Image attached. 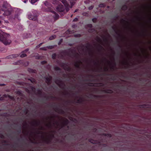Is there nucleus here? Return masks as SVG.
<instances>
[{
	"label": "nucleus",
	"instance_id": "obj_48",
	"mask_svg": "<svg viewBox=\"0 0 151 151\" xmlns=\"http://www.w3.org/2000/svg\"><path fill=\"white\" fill-rule=\"evenodd\" d=\"M81 35L80 34H78L75 35V37H80Z\"/></svg>",
	"mask_w": 151,
	"mask_h": 151
},
{
	"label": "nucleus",
	"instance_id": "obj_35",
	"mask_svg": "<svg viewBox=\"0 0 151 151\" xmlns=\"http://www.w3.org/2000/svg\"><path fill=\"white\" fill-rule=\"evenodd\" d=\"M121 21H122V22H124V23H127V24H129V22H128L127 21H126V20H124V19H122Z\"/></svg>",
	"mask_w": 151,
	"mask_h": 151
},
{
	"label": "nucleus",
	"instance_id": "obj_3",
	"mask_svg": "<svg viewBox=\"0 0 151 151\" xmlns=\"http://www.w3.org/2000/svg\"><path fill=\"white\" fill-rule=\"evenodd\" d=\"M11 5L6 2H4L2 6V11H4L3 14L4 16H9L11 14L12 11Z\"/></svg>",
	"mask_w": 151,
	"mask_h": 151
},
{
	"label": "nucleus",
	"instance_id": "obj_21",
	"mask_svg": "<svg viewBox=\"0 0 151 151\" xmlns=\"http://www.w3.org/2000/svg\"><path fill=\"white\" fill-rule=\"evenodd\" d=\"M89 141L93 144H95L96 143V141L93 139L90 138L88 140Z\"/></svg>",
	"mask_w": 151,
	"mask_h": 151
},
{
	"label": "nucleus",
	"instance_id": "obj_25",
	"mask_svg": "<svg viewBox=\"0 0 151 151\" xmlns=\"http://www.w3.org/2000/svg\"><path fill=\"white\" fill-rule=\"evenodd\" d=\"M37 1L38 0H31L30 3L32 4L33 5L36 2H37Z\"/></svg>",
	"mask_w": 151,
	"mask_h": 151
},
{
	"label": "nucleus",
	"instance_id": "obj_39",
	"mask_svg": "<svg viewBox=\"0 0 151 151\" xmlns=\"http://www.w3.org/2000/svg\"><path fill=\"white\" fill-rule=\"evenodd\" d=\"M54 98H55V97L54 96H49V97H47V99H49V98H50L51 99H52Z\"/></svg>",
	"mask_w": 151,
	"mask_h": 151
},
{
	"label": "nucleus",
	"instance_id": "obj_59",
	"mask_svg": "<svg viewBox=\"0 0 151 151\" xmlns=\"http://www.w3.org/2000/svg\"><path fill=\"white\" fill-rule=\"evenodd\" d=\"M114 67L113 66H112L110 67V69L111 70H113L114 69Z\"/></svg>",
	"mask_w": 151,
	"mask_h": 151
},
{
	"label": "nucleus",
	"instance_id": "obj_64",
	"mask_svg": "<svg viewBox=\"0 0 151 151\" xmlns=\"http://www.w3.org/2000/svg\"><path fill=\"white\" fill-rule=\"evenodd\" d=\"M69 102H70V101H65V103L67 104H68V103H69Z\"/></svg>",
	"mask_w": 151,
	"mask_h": 151
},
{
	"label": "nucleus",
	"instance_id": "obj_58",
	"mask_svg": "<svg viewBox=\"0 0 151 151\" xmlns=\"http://www.w3.org/2000/svg\"><path fill=\"white\" fill-rule=\"evenodd\" d=\"M115 19H117L118 18V16H116L115 17ZM115 20H116V19H115Z\"/></svg>",
	"mask_w": 151,
	"mask_h": 151
},
{
	"label": "nucleus",
	"instance_id": "obj_4",
	"mask_svg": "<svg viewBox=\"0 0 151 151\" xmlns=\"http://www.w3.org/2000/svg\"><path fill=\"white\" fill-rule=\"evenodd\" d=\"M45 4L46 6L47 7L46 8V10L47 11L51 12L52 13L53 15H52L53 17H54L55 20H56L58 19L59 17V15L58 14H57L53 10V9L51 7L48 6L47 5H48V3L47 1H45Z\"/></svg>",
	"mask_w": 151,
	"mask_h": 151
},
{
	"label": "nucleus",
	"instance_id": "obj_12",
	"mask_svg": "<svg viewBox=\"0 0 151 151\" xmlns=\"http://www.w3.org/2000/svg\"><path fill=\"white\" fill-rule=\"evenodd\" d=\"M112 29L114 30V31L115 32V33L118 35L120 37H122V35L119 33L118 32L117 30V28L116 26H112Z\"/></svg>",
	"mask_w": 151,
	"mask_h": 151
},
{
	"label": "nucleus",
	"instance_id": "obj_54",
	"mask_svg": "<svg viewBox=\"0 0 151 151\" xmlns=\"http://www.w3.org/2000/svg\"><path fill=\"white\" fill-rule=\"evenodd\" d=\"M29 49H27L24 50L23 51H24V52L26 53V52H27L29 50Z\"/></svg>",
	"mask_w": 151,
	"mask_h": 151
},
{
	"label": "nucleus",
	"instance_id": "obj_56",
	"mask_svg": "<svg viewBox=\"0 0 151 151\" xmlns=\"http://www.w3.org/2000/svg\"><path fill=\"white\" fill-rule=\"evenodd\" d=\"M107 134H106V133H103L102 134V136H106H106Z\"/></svg>",
	"mask_w": 151,
	"mask_h": 151
},
{
	"label": "nucleus",
	"instance_id": "obj_2",
	"mask_svg": "<svg viewBox=\"0 0 151 151\" xmlns=\"http://www.w3.org/2000/svg\"><path fill=\"white\" fill-rule=\"evenodd\" d=\"M42 130L45 131L42 132V138L43 141L46 144H48L51 143L52 139L50 138V135H48V133L46 132V128L42 127Z\"/></svg>",
	"mask_w": 151,
	"mask_h": 151
},
{
	"label": "nucleus",
	"instance_id": "obj_27",
	"mask_svg": "<svg viewBox=\"0 0 151 151\" xmlns=\"http://www.w3.org/2000/svg\"><path fill=\"white\" fill-rule=\"evenodd\" d=\"M21 63H22V61L20 60H19V61H18L17 62H15L14 63V64L16 65H19Z\"/></svg>",
	"mask_w": 151,
	"mask_h": 151
},
{
	"label": "nucleus",
	"instance_id": "obj_7",
	"mask_svg": "<svg viewBox=\"0 0 151 151\" xmlns=\"http://www.w3.org/2000/svg\"><path fill=\"white\" fill-rule=\"evenodd\" d=\"M57 10L59 12H63L65 10L63 6L61 4H59L56 7Z\"/></svg>",
	"mask_w": 151,
	"mask_h": 151
},
{
	"label": "nucleus",
	"instance_id": "obj_19",
	"mask_svg": "<svg viewBox=\"0 0 151 151\" xmlns=\"http://www.w3.org/2000/svg\"><path fill=\"white\" fill-rule=\"evenodd\" d=\"M127 9V6L126 4L123 5L121 8V9L123 11H126Z\"/></svg>",
	"mask_w": 151,
	"mask_h": 151
},
{
	"label": "nucleus",
	"instance_id": "obj_37",
	"mask_svg": "<svg viewBox=\"0 0 151 151\" xmlns=\"http://www.w3.org/2000/svg\"><path fill=\"white\" fill-rule=\"evenodd\" d=\"M87 26L90 28H91L93 27V25L91 24H88L87 25Z\"/></svg>",
	"mask_w": 151,
	"mask_h": 151
},
{
	"label": "nucleus",
	"instance_id": "obj_57",
	"mask_svg": "<svg viewBox=\"0 0 151 151\" xmlns=\"http://www.w3.org/2000/svg\"><path fill=\"white\" fill-rule=\"evenodd\" d=\"M119 49H121V50H122V47L120 45H119Z\"/></svg>",
	"mask_w": 151,
	"mask_h": 151
},
{
	"label": "nucleus",
	"instance_id": "obj_1",
	"mask_svg": "<svg viewBox=\"0 0 151 151\" xmlns=\"http://www.w3.org/2000/svg\"><path fill=\"white\" fill-rule=\"evenodd\" d=\"M0 41L5 45H8L12 42L9 39V35L0 30Z\"/></svg>",
	"mask_w": 151,
	"mask_h": 151
},
{
	"label": "nucleus",
	"instance_id": "obj_44",
	"mask_svg": "<svg viewBox=\"0 0 151 151\" xmlns=\"http://www.w3.org/2000/svg\"><path fill=\"white\" fill-rule=\"evenodd\" d=\"M59 112H60L61 113L63 114L64 112V111L62 109H60L58 110Z\"/></svg>",
	"mask_w": 151,
	"mask_h": 151
},
{
	"label": "nucleus",
	"instance_id": "obj_45",
	"mask_svg": "<svg viewBox=\"0 0 151 151\" xmlns=\"http://www.w3.org/2000/svg\"><path fill=\"white\" fill-rule=\"evenodd\" d=\"M29 80H30L31 81L32 83H34L35 82V79L33 78L29 79Z\"/></svg>",
	"mask_w": 151,
	"mask_h": 151
},
{
	"label": "nucleus",
	"instance_id": "obj_13",
	"mask_svg": "<svg viewBox=\"0 0 151 151\" xmlns=\"http://www.w3.org/2000/svg\"><path fill=\"white\" fill-rule=\"evenodd\" d=\"M19 55L18 54H13L9 55L6 57L7 59H12L13 58H15L19 56Z\"/></svg>",
	"mask_w": 151,
	"mask_h": 151
},
{
	"label": "nucleus",
	"instance_id": "obj_53",
	"mask_svg": "<svg viewBox=\"0 0 151 151\" xmlns=\"http://www.w3.org/2000/svg\"><path fill=\"white\" fill-rule=\"evenodd\" d=\"M108 69L107 68H104V71H108Z\"/></svg>",
	"mask_w": 151,
	"mask_h": 151
},
{
	"label": "nucleus",
	"instance_id": "obj_23",
	"mask_svg": "<svg viewBox=\"0 0 151 151\" xmlns=\"http://www.w3.org/2000/svg\"><path fill=\"white\" fill-rule=\"evenodd\" d=\"M56 35H52V36H50L49 37V40H53L54 39H55L56 38Z\"/></svg>",
	"mask_w": 151,
	"mask_h": 151
},
{
	"label": "nucleus",
	"instance_id": "obj_16",
	"mask_svg": "<svg viewBox=\"0 0 151 151\" xmlns=\"http://www.w3.org/2000/svg\"><path fill=\"white\" fill-rule=\"evenodd\" d=\"M69 123V121L67 119H66L64 120L63 122L62 123L61 125V128H63L65 126H67Z\"/></svg>",
	"mask_w": 151,
	"mask_h": 151
},
{
	"label": "nucleus",
	"instance_id": "obj_38",
	"mask_svg": "<svg viewBox=\"0 0 151 151\" xmlns=\"http://www.w3.org/2000/svg\"><path fill=\"white\" fill-rule=\"evenodd\" d=\"M93 22L94 23H96L97 21V19L96 18H93L92 19Z\"/></svg>",
	"mask_w": 151,
	"mask_h": 151
},
{
	"label": "nucleus",
	"instance_id": "obj_14",
	"mask_svg": "<svg viewBox=\"0 0 151 151\" xmlns=\"http://www.w3.org/2000/svg\"><path fill=\"white\" fill-rule=\"evenodd\" d=\"M94 84H95L96 85H99L101 86H104V84L102 83H96L94 84L93 83H89L88 84V86H94Z\"/></svg>",
	"mask_w": 151,
	"mask_h": 151
},
{
	"label": "nucleus",
	"instance_id": "obj_29",
	"mask_svg": "<svg viewBox=\"0 0 151 151\" xmlns=\"http://www.w3.org/2000/svg\"><path fill=\"white\" fill-rule=\"evenodd\" d=\"M56 55L55 53H54L52 55V58L53 59H56Z\"/></svg>",
	"mask_w": 151,
	"mask_h": 151
},
{
	"label": "nucleus",
	"instance_id": "obj_8",
	"mask_svg": "<svg viewBox=\"0 0 151 151\" xmlns=\"http://www.w3.org/2000/svg\"><path fill=\"white\" fill-rule=\"evenodd\" d=\"M91 47V45L88 43L86 44V47L87 49L90 52L89 53V55H93V53L91 50L90 47Z\"/></svg>",
	"mask_w": 151,
	"mask_h": 151
},
{
	"label": "nucleus",
	"instance_id": "obj_46",
	"mask_svg": "<svg viewBox=\"0 0 151 151\" xmlns=\"http://www.w3.org/2000/svg\"><path fill=\"white\" fill-rule=\"evenodd\" d=\"M21 11V10L20 9H16V12H19V13H20Z\"/></svg>",
	"mask_w": 151,
	"mask_h": 151
},
{
	"label": "nucleus",
	"instance_id": "obj_22",
	"mask_svg": "<svg viewBox=\"0 0 151 151\" xmlns=\"http://www.w3.org/2000/svg\"><path fill=\"white\" fill-rule=\"evenodd\" d=\"M54 69L56 71L60 70H61V68L57 66H55L54 67Z\"/></svg>",
	"mask_w": 151,
	"mask_h": 151
},
{
	"label": "nucleus",
	"instance_id": "obj_11",
	"mask_svg": "<svg viewBox=\"0 0 151 151\" xmlns=\"http://www.w3.org/2000/svg\"><path fill=\"white\" fill-rule=\"evenodd\" d=\"M82 62L81 60H79L75 62L74 65L76 68L79 69L80 68V64Z\"/></svg>",
	"mask_w": 151,
	"mask_h": 151
},
{
	"label": "nucleus",
	"instance_id": "obj_63",
	"mask_svg": "<svg viewBox=\"0 0 151 151\" xmlns=\"http://www.w3.org/2000/svg\"><path fill=\"white\" fill-rule=\"evenodd\" d=\"M104 41L107 42L108 41V40L106 38H105L104 39Z\"/></svg>",
	"mask_w": 151,
	"mask_h": 151
},
{
	"label": "nucleus",
	"instance_id": "obj_42",
	"mask_svg": "<svg viewBox=\"0 0 151 151\" xmlns=\"http://www.w3.org/2000/svg\"><path fill=\"white\" fill-rule=\"evenodd\" d=\"M47 62L46 61H43L41 62V63L42 64L44 65V64H46Z\"/></svg>",
	"mask_w": 151,
	"mask_h": 151
},
{
	"label": "nucleus",
	"instance_id": "obj_24",
	"mask_svg": "<svg viewBox=\"0 0 151 151\" xmlns=\"http://www.w3.org/2000/svg\"><path fill=\"white\" fill-rule=\"evenodd\" d=\"M123 63L124 65H127L128 66L127 68H129L130 66L129 64L127 61L123 62Z\"/></svg>",
	"mask_w": 151,
	"mask_h": 151
},
{
	"label": "nucleus",
	"instance_id": "obj_6",
	"mask_svg": "<svg viewBox=\"0 0 151 151\" xmlns=\"http://www.w3.org/2000/svg\"><path fill=\"white\" fill-rule=\"evenodd\" d=\"M59 65L62 67L65 70H67L68 72H70L71 70V68L69 67H67V65L66 63L63 62L60 63Z\"/></svg>",
	"mask_w": 151,
	"mask_h": 151
},
{
	"label": "nucleus",
	"instance_id": "obj_62",
	"mask_svg": "<svg viewBox=\"0 0 151 151\" xmlns=\"http://www.w3.org/2000/svg\"><path fill=\"white\" fill-rule=\"evenodd\" d=\"M98 40V41H99V42H101V39L100 38H99Z\"/></svg>",
	"mask_w": 151,
	"mask_h": 151
},
{
	"label": "nucleus",
	"instance_id": "obj_10",
	"mask_svg": "<svg viewBox=\"0 0 151 151\" xmlns=\"http://www.w3.org/2000/svg\"><path fill=\"white\" fill-rule=\"evenodd\" d=\"M46 79V82L48 85H50L51 84V81L52 79V77L50 76L49 77H46L45 78Z\"/></svg>",
	"mask_w": 151,
	"mask_h": 151
},
{
	"label": "nucleus",
	"instance_id": "obj_61",
	"mask_svg": "<svg viewBox=\"0 0 151 151\" xmlns=\"http://www.w3.org/2000/svg\"><path fill=\"white\" fill-rule=\"evenodd\" d=\"M4 22H5L6 23H9V22L7 20H4Z\"/></svg>",
	"mask_w": 151,
	"mask_h": 151
},
{
	"label": "nucleus",
	"instance_id": "obj_18",
	"mask_svg": "<svg viewBox=\"0 0 151 151\" xmlns=\"http://www.w3.org/2000/svg\"><path fill=\"white\" fill-rule=\"evenodd\" d=\"M102 91L105 93H112L113 91L110 89H105L102 90Z\"/></svg>",
	"mask_w": 151,
	"mask_h": 151
},
{
	"label": "nucleus",
	"instance_id": "obj_41",
	"mask_svg": "<svg viewBox=\"0 0 151 151\" xmlns=\"http://www.w3.org/2000/svg\"><path fill=\"white\" fill-rule=\"evenodd\" d=\"M104 4H100L99 5V6L100 7H104Z\"/></svg>",
	"mask_w": 151,
	"mask_h": 151
},
{
	"label": "nucleus",
	"instance_id": "obj_49",
	"mask_svg": "<svg viewBox=\"0 0 151 151\" xmlns=\"http://www.w3.org/2000/svg\"><path fill=\"white\" fill-rule=\"evenodd\" d=\"M58 1L56 0H55V1H54V2L53 3L54 4H58Z\"/></svg>",
	"mask_w": 151,
	"mask_h": 151
},
{
	"label": "nucleus",
	"instance_id": "obj_28",
	"mask_svg": "<svg viewBox=\"0 0 151 151\" xmlns=\"http://www.w3.org/2000/svg\"><path fill=\"white\" fill-rule=\"evenodd\" d=\"M54 47V46L52 45L48 46L47 47V48L50 49H52Z\"/></svg>",
	"mask_w": 151,
	"mask_h": 151
},
{
	"label": "nucleus",
	"instance_id": "obj_20",
	"mask_svg": "<svg viewBox=\"0 0 151 151\" xmlns=\"http://www.w3.org/2000/svg\"><path fill=\"white\" fill-rule=\"evenodd\" d=\"M26 53L24 52V51H22L21 52V54L20 55V57L23 58L27 56L26 54H25Z\"/></svg>",
	"mask_w": 151,
	"mask_h": 151
},
{
	"label": "nucleus",
	"instance_id": "obj_52",
	"mask_svg": "<svg viewBox=\"0 0 151 151\" xmlns=\"http://www.w3.org/2000/svg\"><path fill=\"white\" fill-rule=\"evenodd\" d=\"M93 62L94 63V64L95 65H98V63H97V62H96L94 60L93 61Z\"/></svg>",
	"mask_w": 151,
	"mask_h": 151
},
{
	"label": "nucleus",
	"instance_id": "obj_31",
	"mask_svg": "<svg viewBox=\"0 0 151 151\" xmlns=\"http://www.w3.org/2000/svg\"><path fill=\"white\" fill-rule=\"evenodd\" d=\"M141 107L143 108H147V105L145 104H144L140 105Z\"/></svg>",
	"mask_w": 151,
	"mask_h": 151
},
{
	"label": "nucleus",
	"instance_id": "obj_15",
	"mask_svg": "<svg viewBox=\"0 0 151 151\" xmlns=\"http://www.w3.org/2000/svg\"><path fill=\"white\" fill-rule=\"evenodd\" d=\"M28 17L29 19L33 21H36L37 19V16H34L32 15H29L28 16Z\"/></svg>",
	"mask_w": 151,
	"mask_h": 151
},
{
	"label": "nucleus",
	"instance_id": "obj_26",
	"mask_svg": "<svg viewBox=\"0 0 151 151\" xmlns=\"http://www.w3.org/2000/svg\"><path fill=\"white\" fill-rule=\"evenodd\" d=\"M28 71L30 73H35V70L31 68H29L28 70Z\"/></svg>",
	"mask_w": 151,
	"mask_h": 151
},
{
	"label": "nucleus",
	"instance_id": "obj_32",
	"mask_svg": "<svg viewBox=\"0 0 151 151\" xmlns=\"http://www.w3.org/2000/svg\"><path fill=\"white\" fill-rule=\"evenodd\" d=\"M82 101L81 99H78L77 100V103L79 104H81L82 103Z\"/></svg>",
	"mask_w": 151,
	"mask_h": 151
},
{
	"label": "nucleus",
	"instance_id": "obj_40",
	"mask_svg": "<svg viewBox=\"0 0 151 151\" xmlns=\"http://www.w3.org/2000/svg\"><path fill=\"white\" fill-rule=\"evenodd\" d=\"M48 106L50 107H53L54 106H55V105H53V104H51V105H49L48 104Z\"/></svg>",
	"mask_w": 151,
	"mask_h": 151
},
{
	"label": "nucleus",
	"instance_id": "obj_51",
	"mask_svg": "<svg viewBox=\"0 0 151 151\" xmlns=\"http://www.w3.org/2000/svg\"><path fill=\"white\" fill-rule=\"evenodd\" d=\"M93 6H91L89 7L88 9L89 10H91L93 8Z\"/></svg>",
	"mask_w": 151,
	"mask_h": 151
},
{
	"label": "nucleus",
	"instance_id": "obj_30",
	"mask_svg": "<svg viewBox=\"0 0 151 151\" xmlns=\"http://www.w3.org/2000/svg\"><path fill=\"white\" fill-rule=\"evenodd\" d=\"M35 134H34L33 135L31 134V135L30 136V137H32V138L33 139H34V140L35 139ZM30 139H31V138H30Z\"/></svg>",
	"mask_w": 151,
	"mask_h": 151
},
{
	"label": "nucleus",
	"instance_id": "obj_36",
	"mask_svg": "<svg viewBox=\"0 0 151 151\" xmlns=\"http://www.w3.org/2000/svg\"><path fill=\"white\" fill-rule=\"evenodd\" d=\"M106 137L110 138L112 137V135L110 134H107Z\"/></svg>",
	"mask_w": 151,
	"mask_h": 151
},
{
	"label": "nucleus",
	"instance_id": "obj_55",
	"mask_svg": "<svg viewBox=\"0 0 151 151\" xmlns=\"http://www.w3.org/2000/svg\"><path fill=\"white\" fill-rule=\"evenodd\" d=\"M8 97L9 98L11 99H13V97L11 96H8Z\"/></svg>",
	"mask_w": 151,
	"mask_h": 151
},
{
	"label": "nucleus",
	"instance_id": "obj_33",
	"mask_svg": "<svg viewBox=\"0 0 151 151\" xmlns=\"http://www.w3.org/2000/svg\"><path fill=\"white\" fill-rule=\"evenodd\" d=\"M94 30V29L90 28L88 29V32H92Z\"/></svg>",
	"mask_w": 151,
	"mask_h": 151
},
{
	"label": "nucleus",
	"instance_id": "obj_50",
	"mask_svg": "<svg viewBox=\"0 0 151 151\" xmlns=\"http://www.w3.org/2000/svg\"><path fill=\"white\" fill-rule=\"evenodd\" d=\"M99 46L100 47L101 49V50H104V48L101 45H99Z\"/></svg>",
	"mask_w": 151,
	"mask_h": 151
},
{
	"label": "nucleus",
	"instance_id": "obj_17",
	"mask_svg": "<svg viewBox=\"0 0 151 151\" xmlns=\"http://www.w3.org/2000/svg\"><path fill=\"white\" fill-rule=\"evenodd\" d=\"M39 111H38V117H39ZM40 121L38 118V145H39V144L40 143V141L39 140V135L40 134ZM39 148V147L38 146V148ZM38 151H39V149H38Z\"/></svg>",
	"mask_w": 151,
	"mask_h": 151
},
{
	"label": "nucleus",
	"instance_id": "obj_60",
	"mask_svg": "<svg viewBox=\"0 0 151 151\" xmlns=\"http://www.w3.org/2000/svg\"><path fill=\"white\" fill-rule=\"evenodd\" d=\"M56 124L57 125V126H58L59 125V123L58 122H56Z\"/></svg>",
	"mask_w": 151,
	"mask_h": 151
},
{
	"label": "nucleus",
	"instance_id": "obj_5",
	"mask_svg": "<svg viewBox=\"0 0 151 151\" xmlns=\"http://www.w3.org/2000/svg\"><path fill=\"white\" fill-rule=\"evenodd\" d=\"M54 117L53 116H50V117H46L44 118V122L45 126L47 128L49 129H51L52 128V123L51 122H50L49 123H47V121L49 119H54Z\"/></svg>",
	"mask_w": 151,
	"mask_h": 151
},
{
	"label": "nucleus",
	"instance_id": "obj_47",
	"mask_svg": "<svg viewBox=\"0 0 151 151\" xmlns=\"http://www.w3.org/2000/svg\"><path fill=\"white\" fill-rule=\"evenodd\" d=\"M78 19L77 18H75L73 20V22H77L78 21Z\"/></svg>",
	"mask_w": 151,
	"mask_h": 151
},
{
	"label": "nucleus",
	"instance_id": "obj_9",
	"mask_svg": "<svg viewBox=\"0 0 151 151\" xmlns=\"http://www.w3.org/2000/svg\"><path fill=\"white\" fill-rule=\"evenodd\" d=\"M55 83L60 88H61L63 85L65 86V85L62 83V81L60 79H57L55 81Z\"/></svg>",
	"mask_w": 151,
	"mask_h": 151
},
{
	"label": "nucleus",
	"instance_id": "obj_34",
	"mask_svg": "<svg viewBox=\"0 0 151 151\" xmlns=\"http://www.w3.org/2000/svg\"><path fill=\"white\" fill-rule=\"evenodd\" d=\"M43 113L45 115H46L47 113H50V112L49 111H46V110H45L44 111Z\"/></svg>",
	"mask_w": 151,
	"mask_h": 151
},
{
	"label": "nucleus",
	"instance_id": "obj_43",
	"mask_svg": "<svg viewBox=\"0 0 151 151\" xmlns=\"http://www.w3.org/2000/svg\"><path fill=\"white\" fill-rule=\"evenodd\" d=\"M30 89H32L33 91L35 92V88L32 87H30L29 88Z\"/></svg>",
	"mask_w": 151,
	"mask_h": 151
}]
</instances>
